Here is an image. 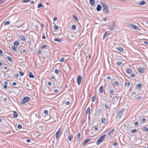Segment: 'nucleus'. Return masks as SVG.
<instances>
[{
	"label": "nucleus",
	"mask_w": 148,
	"mask_h": 148,
	"mask_svg": "<svg viewBox=\"0 0 148 148\" xmlns=\"http://www.w3.org/2000/svg\"><path fill=\"white\" fill-rule=\"evenodd\" d=\"M103 4L102 11L103 13L105 14H109V11L107 5L104 3H103Z\"/></svg>",
	"instance_id": "f257e3e1"
},
{
	"label": "nucleus",
	"mask_w": 148,
	"mask_h": 148,
	"mask_svg": "<svg viewBox=\"0 0 148 148\" xmlns=\"http://www.w3.org/2000/svg\"><path fill=\"white\" fill-rule=\"evenodd\" d=\"M106 136V134H104L100 137L97 140L96 143L97 145H99L101 142H102L105 138Z\"/></svg>",
	"instance_id": "f03ea898"
},
{
	"label": "nucleus",
	"mask_w": 148,
	"mask_h": 148,
	"mask_svg": "<svg viewBox=\"0 0 148 148\" xmlns=\"http://www.w3.org/2000/svg\"><path fill=\"white\" fill-rule=\"evenodd\" d=\"M30 99V98L28 97H24L21 101V103L22 104H23L28 101Z\"/></svg>",
	"instance_id": "7ed1b4c3"
},
{
	"label": "nucleus",
	"mask_w": 148,
	"mask_h": 148,
	"mask_svg": "<svg viewBox=\"0 0 148 148\" xmlns=\"http://www.w3.org/2000/svg\"><path fill=\"white\" fill-rule=\"evenodd\" d=\"M124 110H125L123 109H121L117 113L116 117L121 118Z\"/></svg>",
	"instance_id": "20e7f679"
},
{
	"label": "nucleus",
	"mask_w": 148,
	"mask_h": 148,
	"mask_svg": "<svg viewBox=\"0 0 148 148\" xmlns=\"http://www.w3.org/2000/svg\"><path fill=\"white\" fill-rule=\"evenodd\" d=\"M82 77L80 75L78 76L77 77V84L78 85H79L81 84L82 82Z\"/></svg>",
	"instance_id": "39448f33"
},
{
	"label": "nucleus",
	"mask_w": 148,
	"mask_h": 148,
	"mask_svg": "<svg viewBox=\"0 0 148 148\" xmlns=\"http://www.w3.org/2000/svg\"><path fill=\"white\" fill-rule=\"evenodd\" d=\"M130 26L132 28L135 30H138L139 29L138 26L133 24H131Z\"/></svg>",
	"instance_id": "423d86ee"
},
{
	"label": "nucleus",
	"mask_w": 148,
	"mask_h": 148,
	"mask_svg": "<svg viewBox=\"0 0 148 148\" xmlns=\"http://www.w3.org/2000/svg\"><path fill=\"white\" fill-rule=\"evenodd\" d=\"M115 24L114 23L113 25H108L109 27V29L111 30H113L115 29L114 26Z\"/></svg>",
	"instance_id": "0eeeda50"
},
{
	"label": "nucleus",
	"mask_w": 148,
	"mask_h": 148,
	"mask_svg": "<svg viewBox=\"0 0 148 148\" xmlns=\"http://www.w3.org/2000/svg\"><path fill=\"white\" fill-rule=\"evenodd\" d=\"M138 71L139 73H142L144 72V70L143 68H139L138 69Z\"/></svg>",
	"instance_id": "6e6552de"
},
{
	"label": "nucleus",
	"mask_w": 148,
	"mask_h": 148,
	"mask_svg": "<svg viewBox=\"0 0 148 148\" xmlns=\"http://www.w3.org/2000/svg\"><path fill=\"white\" fill-rule=\"evenodd\" d=\"M91 140L90 138H88L85 140L83 143V145H85L88 142Z\"/></svg>",
	"instance_id": "1a4fd4ad"
},
{
	"label": "nucleus",
	"mask_w": 148,
	"mask_h": 148,
	"mask_svg": "<svg viewBox=\"0 0 148 148\" xmlns=\"http://www.w3.org/2000/svg\"><path fill=\"white\" fill-rule=\"evenodd\" d=\"M99 92L100 93L102 94L103 92V86H101L99 88Z\"/></svg>",
	"instance_id": "9d476101"
},
{
	"label": "nucleus",
	"mask_w": 148,
	"mask_h": 148,
	"mask_svg": "<svg viewBox=\"0 0 148 148\" xmlns=\"http://www.w3.org/2000/svg\"><path fill=\"white\" fill-rule=\"evenodd\" d=\"M115 131V130L114 129H111L109 132H108L107 134L108 135V136H109L112 133H113Z\"/></svg>",
	"instance_id": "9b49d317"
},
{
	"label": "nucleus",
	"mask_w": 148,
	"mask_h": 148,
	"mask_svg": "<svg viewBox=\"0 0 148 148\" xmlns=\"http://www.w3.org/2000/svg\"><path fill=\"white\" fill-rule=\"evenodd\" d=\"M60 128H59L58 129V130L56 132V138H57L59 135V133H60Z\"/></svg>",
	"instance_id": "f8f14e48"
},
{
	"label": "nucleus",
	"mask_w": 148,
	"mask_h": 148,
	"mask_svg": "<svg viewBox=\"0 0 148 148\" xmlns=\"http://www.w3.org/2000/svg\"><path fill=\"white\" fill-rule=\"evenodd\" d=\"M109 33V31H106L105 32V34L103 37V39H104L106 37Z\"/></svg>",
	"instance_id": "ddd939ff"
},
{
	"label": "nucleus",
	"mask_w": 148,
	"mask_h": 148,
	"mask_svg": "<svg viewBox=\"0 0 148 148\" xmlns=\"http://www.w3.org/2000/svg\"><path fill=\"white\" fill-rule=\"evenodd\" d=\"M18 116V113L16 111H14V114H13V117L14 118H16Z\"/></svg>",
	"instance_id": "4468645a"
},
{
	"label": "nucleus",
	"mask_w": 148,
	"mask_h": 148,
	"mask_svg": "<svg viewBox=\"0 0 148 148\" xmlns=\"http://www.w3.org/2000/svg\"><path fill=\"white\" fill-rule=\"evenodd\" d=\"M101 6L99 4H98L96 8L97 10L98 11H100L101 10Z\"/></svg>",
	"instance_id": "2eb2a0df"
},
{
	"label": "nucleus",
	"mask_w": 148,
	"mask_h": 148,
	"mask_svg": "<svg viewBox=\"0 0 148 148\" xmlns=\"http://www.w3.org/2000/svg\"><path fill=\"white\" fill-rule=\"evenodd\" d=\"M90 107H88V108L87 109L86 111V114H88L90 115Z\"/></svg>",
	"instance_id": "dca6fc26"
},
{
	"label": "nucleus",
	"mask_w": 148,
	"mask_h": 148,
	"mask_svg": "<svg viewBox=\"0 0 148 148\" xmlns=\"http://www.w3.org/2000/svg\"><path fill=\"white\" fill-rule=\"evenodd\" d=\"M115 92V90L114 89H110V93L112 95H114L113 93Z\"/></svg>",
	"instance_id": "f3484780"
},
{
	"label": "nucleus",
	"mask_w": 148,
	"mask_h": 148,
	"mask_svg": "<svg viewBox=\"0 0 148 148\" xmlns=\"http://www.w3.org/2000/svg\"><path fill=\"white\" fill-rule=\"evenodd\" d=\"M73 136L72 135H70L68 136V139L70 141H71L73 138Z\"/></svg>",
	"instance_id": "a211bd4d"
},
{
	"label": "nucleus",
	"mask_w": 148,
	"mask_h": 148,
	"mask_svg": "<svg viewBox=\"0 0 148 148\" xmlns=\"http://www.w3.org/2000/svg\"><path fill=\"white\" fill-rule=\"evenodd\" d=\"M116 49L121 52H123V49L122 47L116 48Z\"/></svg>",
	"instance_id": "6ab92c4d"
},
{
	"label": "nucleus",
	"mask_w": 148,
	"mask_h": 148,
	"mask_svg": "<svg viewBox=\"0 0 148 148\" xmlns=\"http://www.w3.org/2000/svg\"><path fill=\"white\" fill-rule=\"evenodd\" d=\"M29 77L30 78H34V76L33 75L32 73L31 72H30L29 73Z\"/></svg>",
	"instance_id": "aec40b11"
},
{
	"label": "nucleus",
	"mask_w": 148,
	"mask_h": 148,
	"mask_svg": "<svg viewBox=\"0 0 148 148\" xmlns=\"http://www.w3.org/2000/svg\"><path fill=\"white\" fill-rule=\"evenodd\" d=\"M7 59L10 62H12V58L9 56H7Z\"/></svg>",
	"instance_id": "412c9836"
},
{
	"label": "nucleus",
	"mask_w": 148,
	"mask_h": 148,
	"mask_svg": "<svg viewBox=\"0 0 148 148\" xmlns=\"http://www.w3.org/2000/svg\"><path fill=\"white\" fill-rule=\"evenodd\" d=\"M90 4L93 6L95 4V0H90Z\"/></svg>",
	"instance_id": "4be33fe9"
},
{
	"label": "nucleus",
	"mask_w": 148,
	"mask_h": 148,
	"mask_svg": "<svg viewBox=\"0 0 148 148\" xmlns=\"http://www.w3.org/2000/svg\"><path fill=\"white\" fill-rule=\"evenodd\" d=\"M54 41H57L58 42H62L61 40L59 38H56L54 39Z\"/></svg>",
	"instance_id": "5701e85b"
},
{
	"label": "nucleus",
	"mask_w": 148,
	"mask_h": 148,
	"mask_svg": "<svg viewBox=\"0 0 148 148\" xmlns=\"http://www.w3.org/2000/svg\"><path fill=\"white\" fill-rule=\"evenodd\" d=\"M114 86H119V84L117 81H114Z\"/></svg>",
	"instance_id": "b1692460"
},
{
	"label": "nucleus",
	"mask_w": 148,
	"mask_h": 148,
	"mask_svg": "<svg viewBox=\"0 0 148 148\" xmlns=\"http://www.w3.org/2000/svg\"><path fill=\"white\" fill-rule=\"evenodd\" d=\"M132 72V70L130 69H128L126 70V72L128 73H130Z\"/></svg>",
	"instance_id": "393cba45"
},
{
	"label": "nucleus",
	"mask_w": 148,
	"mask_h": 148,
	"mask_svg": "<svg viewBox=\"0 0 148 148\" xmlns=\"http://www.w3.org/2000/svg\"><path fill=\"white\" fill-rule=\"evenodd\" d=\"M142 84L141 83H140L139 84L137 85L136 86V87L137 88H140L142 86Z\"/></svg>",
	"instance_id": "a878e982"
},
{
	"label": "nucleus",
	"mask_w": 148,
	"mask_h": 148,
	"mask_svg": "<svg viewBox=\"0 0 148 148\" xmlns=\"http://www.w3.org/2000/svg\"><path fill=\"white\" fill-rule=\"evenodd\" d=\"M145 3L146 2L145 1H143L140 2V3H139V5H142L145 4Z\"/></svg>",
	"instance_id": "bb28decb"
},
{
	"label": "nucleus",
	"mask_w": 148,
	"mask_h": 148,
	"mask_svg": "<svg viewBox=\"0 0 148 148\" xmlns=\"http://www.w3.org/2000/svg\"><path fill=\"white\" fill-rule=\"evenodd\" d=\"M19 44V42L17 41H15L14 42V45H18Z\"/></svg>",
	"instance_id": "cd10ccee"
},
{
	"label": "nucleus",
	"mask_w": 148,
	"mask_h": 148,
	"mask_svg": "<svg viewBox=\"0 0 148 148\" xmlns=\"http://www.w3.org/2000/svg\"><path fill=\"white\" fill-rule=\"evenodd\" d=\"M106 120L105 118H102V119L101 120V122L102 123H105L106 122Z\"/></svg>",
	"instance_id": "c85d7f7f"
},
{
	"label": "nucleus",
	"mask_w": 148,
	"mask_h": 148,
	"mask_svg": "<svg viewBox=\"0 0 148 148\" xmlns=\"http://www.w3.org/2000/svg\"><path fill=\"white\" fill-rule=\"evenodd\" d=\"M73 19H75L76 21H77L78 20V19L76 16L73 15Z\"/></svg>",
	"instance_id": "c756f323"
},
{
	"label": "nucleus",
	"mask_w": 148,
	"mask_h": 148,
	"mask_svg": "<svg viewBox=\"0 0 148 148\" xmlns=\"http://www.w3.org/2000/svg\"><path fill=\"white\" fill-rule=\"evenodd\" d=\"M47 46V45H43L41 47V49H42L44 48H46Z\"/></svg>",
	"instance_id": "7c9ffc66"
},
{
	"label": "nucleus",
	"mask_w": 148,
	"mask_h": 148,
	"mask_svg": "<svg viewBox=\"0 0 148 148\" xmlns=\"http://www.w3.org/2000/svg\"><path fill=\"white\" fill-rule=\"evenodd\" d=\"M12 49L14 51H17V49L14 46H13L12 47Z\"/></svg>",
	"instance_id": "2f4dec72"
},
{
	"label": "nucleus",
	"mask_w": 148,
	"mask_h": 148,
	"mask_svg": "<svg viewBox=\"0 0 148 148\" xmlns=\"http://www.w3.org/2000/svg\"><path fill=\"white\" fill-rule=\"evenodd\" d=\"M10 22L9 21H6L5 22V23L4 24V25L5 26L7 25H8L10 24Z\"/></svg>",
	"instance_id": "473e14b6"
},
{
	"label": "nucleus",
	"mask_w": 148,
	"mask_h": 148,
	"mask_svg": "<svg viewBox=\"0 0 148 148\" xmlns=\"http://www.w3.org/2000/svg\"><path fill=\"white\" fill-rule=\"evenodd\" d=\"M21 40L23 41H24L25 40V37L24 35L21 36Z\"/></svg>",
	"instance_id": "72a5a7b5"
},
{
	"label": "nucleus",
	"mask_w": 148,
	"mask_h": 148,
	"mask_svg": "<svg viewBox=\"0 0 148 148\" xmlns=\"http://www.w3.org/2000/svg\"><path fill=\"white\" fill-rule=\"evenodd\" d=\"M76 26L75 25H73L72 26V29L75 30L76 29Z\"/></svg>",
	"instance_id": "f704fd0d"
},
{
	"label": "nucleus",
	"mask_w": 148,
	"mask_h": 148,
	"mask_svg": "<svg viewBox=\"0 0 148 148\" xmlns=\"http://www.w3.org/2000/svg\"><path fill=\"white\" fill-rule=\"evenodd\" d=\"M80 132L78 133L77 135V136L78 137V138L79 139V140H80Z\"/></svg>",
	"instance_id": "c9c22d12"
},
{
	"label": "nucleus",
	"mask_w": 148,
	"mask_h": 148,
	"mask_svg": "<svg viewBox=\"0 0 148 148\" xmlns=\"http://www.w3.org/2000/svg\"><path fill=\"white\" fill-rule=\"evenodd\" d=\"M42 6L44 7V6L41 3H40L38 5V8H39Z\"/></svg>",
	"instance_id": "e433bc0d"
},
{
	"label": "nucleus",
	"mask_w": 148,
	"mask_h": 148,
	"mask_svg": "<svg viewBox=\"0 0 148 148\" xmlns=\"http://www.w3.org/2000/svg\"><path fill=\"white\" fill-rule=\"evenodd\" d=\"M19 74L21 76H23V75L24 74V73L23 72L19 71Z\"/></svg>",
	"instance_id": "4c0bfd02"
},
{
	"label": "nucleus",
	"mask_w": 148,
	"mask_h": 148,
	"mask_svg": "<svg viewBox=\"0 0 148 148\" xmlns=\"http://www.w3.org/2000/svg\"><path fill=\"white\" fill-rule=\"evenodd\" d=\"M64 58H62L60 59V62H63L64 61Z\"/></svg>",
	"instance_id": "58836bf2"
},
{
	"label": "nucleus",
	"mask_w": 148,
	"mask_h": 148,
	"mask_svg": "<svg viewBox=\"0 0 148 148\" xmlns=\"http://www.w3.org/2000/svg\"><path fill=\"white\" fill-rule=\"evenodd\" d=\"M91 99L92 102H94L95 101V98L94 96L91 98Z\"/></svg>",
	"instance_id": "ea45409f"
},
{
	"label": "nucleus",
	"mask_w": 148,
	"mask_h": 148,
	"mask_svg": "<svg viewBox=\"0 0 148 148\" xmlns=\"http://www.w3.org/2000/svg\"><path fill=\"white\" fill-rule=\"evenodd\" d=\"M122 63V62H119L117 63L116 64L118 66H120Z\"/></svg>",
	"instance_id": "a19ab883"
},
{
	"label": "nucleus",
	"mask_w": 148,
	"mask_h": 148,
	"mask_svg": "<svg viewBox=\"0 0 148 148\" xmlns=\"http://www.w3.org/2000/svg\"><path fill=\"white\" fill-rule=\"evenodd\" d=\"M44 113L45 114H47L48 113V111L47 110H45L44 111Z\"/></svg>",
	"instance_id": "79ce46f5"
},
{
	"label": "nucleus",
	"mask_w": 148,
	"mask_h": 148,
	"mask_svg": "<svg viewBox=\"0 0 148 148\" xmlns=\"http://www.w3.org/2000/svg\"><path fill=\"white\" fill-rule=\"evenodd\" d=\"M130 85V83L129 82H126L125 83V85L126 86H129Z\"/></svg>",
	"instance_id": "37998d69"
},
{
	"label": "nucleus",
	"mask_w": 148,
	"mask_h": 148,
	"mask_svg": "<svg viewBox=\"0 0 148 148\" xmlns=\"http://www.w3.org/2000/svg\"><path fill=\"white\" fill-rule=\"evenodd\" d=\"M137 130L136 129H135L133 130H132L131 132L133 133H135L137 132Z\"/></svg>",
	"instance_id": "c03bdc74"
},
{
	"label": "nucleus",
	"mask_w": 148,
	"mask_h": 148,
	"mask_svg": "<svg viewBox=\"0 0 148 148\" xmlns=\"http://www.w3.org/2000/svg\"><path fill=\"white\" fill-rule=\"evenodd\" d=\"M53 28L55 30H56L58 29V27L57 25H55L54 26Z\"/></svg>",
	"instance_id": "a18cd8bd"
},
{
	"label": "nucleus",
	"mask_w": 148,
	"mask_h": 148,
	"mask_svg": "<svg viewBox=\"0 0 148 148\" xmlns=\"http://www.w3.org/2000/svg\"><path fill=\"white\" fill-rule=\"evenodd\" d=\"M17 127L18 128L20 129L22 128V126L20 124H19L18 125Z\"/></svg>",
	"instance_id": "49530a36"
},
{
	"label": "nucleus",
	"mask_w": 148,
	"mask_h": 148,
	"mask_svg": "<svg viewBox=\"0 0 148 148\" xmlns=\"http://www.w3.org/2000/svg\"><path fill=\"white\" fill-rule=\"evenodd\" d=\"M29 1H30V0H23L22 2L24 3H27L29 2Z\"/></svg>",
	"instance_id": "de8ad7c7"
},
{
	"label": "nucleus",
	"mask_w": 148,
	"mask_h": 148,
	"mask_svg": "<svg viewBox=\"0 0 148 148\" xmlns=\"http://www.w3.org/2000/svg\"><path fill=\"white\" fill-rule=\"evenodd\" d=\"M118 145V143L116 142H114V143L113 144V145L115 146H117Z\"/></svg>",
	"instance_id": "09e8293b"
},
{
	"label": "nucleus",
	"mask_w": 148,
	"mask_h": 148,
	"mask_svg": "<svg viewBox=\"0 0 148 148\" xmlns=\"http://www.w3.org/2000/svg\"><path fill=\"white\" fill-rule=\"evenodd\" d=\"M105 107L106 108L107 110H109V106H107V105H106L105 104Z\"/></svg>",
	"instance_id": "8fccbe9b"
},
{
	"label": "nucleus",
	"mask_w": 148,
	"mask_h": 148,
	"mask_svg": "<svg viewBox=\"0 0 148 148\" xmlns=\"http://www.w3.org/2000/svg\"><path fill=\"white\" fill-rule=\"evenodd\" d=\"M55 72L56 73H59V71L57 69H56L55 70Z\"/></svg>",
	"instance_id": "3c124183"
},
{
	"label": "nucleus",
	"mask_w": 148,
	"mask_h": 148,
	"mask_svg": "<svg viewBox=\"0 0 148 148\" xmlns=\"http://www.w3.org/2000/svg\"><path fill=\"white\" fill-rule=\"evenodd\" d=\"M41 51L39 49V50H38V51H37V53L39 54H40L41 53Z\"/></svg>",
	"instance_id": "603ef678"
},
{
	"label": "nucleus",
	"mask_w": 148,
	"mask_h": 148,
	"mask_svg": "<svg viewBox=\"0 0 148 148\" xmlns=\"http://www.w3.org/2000/svg\"><path fill=\"white\" fill-rule=\"evenodd\" d=\"M2 53H3L2 50L1 49H0V54H1V56L3 55Z\"/></svg>",
	"instance_id": "864d4df0"
},
{
	"label": "nucleus",
	"mask_w": 148,
	"mask_h": 148,
	"mask_svg": "<svg viewBox=\"0 0 148 148\" xmlns=\"http://www.w3.org/2000/svg\"><path fill=\"white\" fill-rule=\"evenodd\" d=\"M144 129L145 131L148 132V128L145 127L144 128Z\"/></svg>",
	"instance_id": "5fc2aeb1"
},
{
	"label": "nucleus",
	"mask_w": 148,
	"mask_h": 148,
	"mask_svg": "<svg viewBox=\"0 0 148 148\" xmlns=\"http://www.w3.org/2000/svg\"><path fill=\"white\" fill-rule=\"evenodd\" d=\"M94 127V129H95V130H98V128L97 127H93L92 128V129Z\"/></svg>",
	"instance_id": "6e6d98bb"
},
{
	"label": "nucleus",
	"mask_w": 148,
	"mask_h": 148,
	"mask_svg": "<svg viewBox=\"0 0 148 148\" xmlns=\"http://www.w3.org/2000/svg\"><path fill=\"white\" fill-rule=\"evenodd\" d=\"M58 90L56 89H54V90H53V92H56V93H57L58 92Z\"/></svg>",
	"instance_id": "4d7b16f0"
},
{
	"label": "nucleus",
	"mask_w": 148,
	"mask_h": 148,
	"mask_svg": "<svg viewBox=\"0 0 148 148\" xmlns=\"http://www.w3.org/2000/svg\"><path fill=\"white\" fill-rule=\"evenodd\" d=\"M135 124L136 125V126L138 125V122H137V121H136V122H135Z\"/></svg>",
	"instance_id": "13d9d810"
},
{
	"label": "nucleus",
	"mask_w": 148,
	"mask_h": 148,
	"mask_svg": "<svg viewBox=\"0 0 148 148\" xmlns=\"http://www.w3.org/2000/svg\"><path fill=\"white\" fill-rule=\"evenodd\" d=\"M130 76L132 77H135V75L134 74H132L130 75Z\"/></svg>",
	"instance_id": "bf43d9fd"
},
{
	"label": "nucleus",
	"mask_w": 148,
	"mask_h": 148,
	"mask_svg": "<svg viewBox=\"0 0 148 148\" xmlns=\"http://www.w3.org/2000/svg\"><path fill=\"white\" fill-rule=\"evenodd\" d=\"M107 79H108L110 80L111 79L110 76H108L107 77Z\"/></svg>",
	"instance_id": "052dcab7"
},
{
	"label": "nucleus",
	"mask_w": 148,
	"mask_h": 148,
	"mask_svg": "<svg viewBox=\"0 0 148 148\" xmlns=\"http://www.w3.org/2000/svg\"><path fill=\"white\" fill-rule=\"evenodd\" d=\"M57 17H55V18H54V19H53V21H55L57 20Z\"/></svg>",
	"instance_id": "680f3d73"
},
{
	"label": "nucleus",
	"mask_w": 148,
	"mask_h": 148,
	"mask_svg": "<svg viewBox=\"0 0 148 148\" xmlns=\"http://www.w3.org/2000/svg\"><path fill=\"white\" fill-rule=\"evenodd\" d=\"M70 103V102L69 101H67L66 102V104L67 105H69Z\"/></svg>",
	"instance_id": "e2e57ef3"
},
{
	"label": "nucleus",
	"mask_w": 148,
	"mask_h": 148,
	"mask_svg": "<svg viewBox=\"0 0 148 148\" xmlns=\"http://www.w3.org/2000/svg\"><path fill=\"white\" fill-rule=\"evenodd\" d=\"M16 83L15 82H14L12 83V85L13 86H16Z\"/></svg>",
	"instance_id": "0e129e2a"
},
{
	"label": "nucleus",
	"mask_w": 148,
	"mask_h": 148,
	"mask_svg": "<svg viewBox=\"0 0 148 148\" xmlns=\"http://www.w3.org/2000/svg\"><path fill=\"white\" fill-rule=\"evenodd\" d=\"M26 51H27L26 49H25L23 50V53H24Z\"/></svg>",
	"instance_id": "69168bd1"
},
{
	"label": "nucleus",
	"mask_w": 148,
	"mask_h": 148,
	"mask_svg": "<svg viewBox=\"0 0 148 148\" xmlns=\"http://www.w3.org/2000/svg\"><path fill=\"white\" fill-rule=\"evenodd\" d=\"M45 38H46L45 36L44 35H43L42 36V39H44Z\"/></svg>",
	"instance_id": "338daca9"
},
{
	"label": "nucleus",
	"mask_w": 148,
	"mask_h": 148,
	"mask_svg": "<svg viewBox=\"0 0 148 148\" xmlns=\"http://www.w3.org/2000/svg\"><path fill=\"white\" fill-rule=\"evenodd\" d=\"M26 141L28 143H29L31 141V140H30L29 139H27V140H26Z\"/></svg>",
	"instance_id": "774afa93"
}]
</instances>
